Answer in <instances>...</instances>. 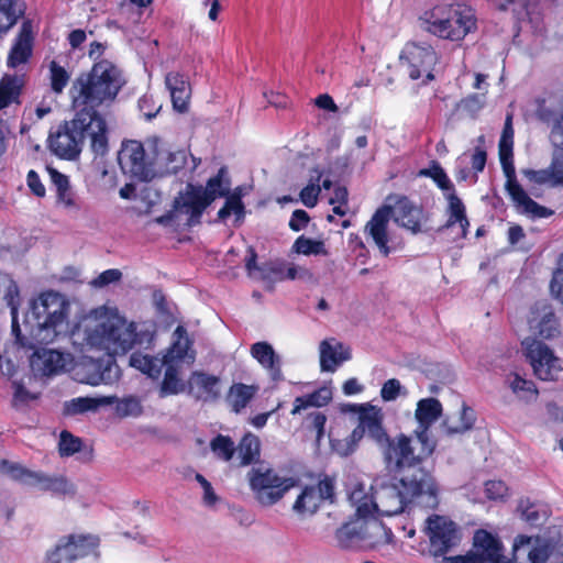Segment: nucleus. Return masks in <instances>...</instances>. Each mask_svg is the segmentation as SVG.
<instances>
[{"instance_id": "nucleus-1", "label": "nucleus", "mask_w": 563, "mask_h": 563, "mask_svg": "<svg viewBox=\"0 0 563 563\" xmlns=\"http://www.w3.org/2000/svg\"><path fill=\"white\" fill-rule=\"evenodd\" d=\"M124 85L125 79L121 69L111 62L101 59L74 81L70 89L71 107L93 118L98 124L108 125L98 108L109 107Z\"/></svg>"}, {"instance_id": "nucleus-2", "label": "nucleus", "mask_w": 563, "mask_h": 563, "mask_svg": "<svg viewBox=\"0 0 563 563\" xmlns=\"http://www.w3.org/2000/svg\"><path fill=\"white\" fill-rule=\"evenodd\" d=\"M196 360L192 341L183 325H177L173 333L172 344L166 349L162 358L141 352H133L129 364L131 367L147 375L152 379H158L162 368L165 374L159 385V397L164 398L178 395L185 390V383L180 378V369L184 364L191 365Z\"/></svg>"}, {"instance_id": "nucleus-3", "label": "nucleus", "mask_w": 563, "mask_h": 563, "mask_svg": "<svg viewBox=\"0 0 563 563\" xmlns=\"http://www.w3.org/2000/svg\"><path fill=\"white\" fill-rule=\"evenodd\" d=\"M397 484L382 485L374 494V507L384 516L401 514L409 504L434 509L438 507V487L432 474L421 465L406 467Z\"/></svg>"}, {"instance_id": "nucleus-4", "label": "nucleus", "mask_w": 563, "mask_h": 563, "mask_svg": "<svg viewBox=\"0 0 563 563\" xmlns=\"http://www.w3.org/2000/svg\"><path fill=\"white\" fill-rule=\"evenodd\" d=\"M75 115L64 121L47 139L49 151L57 157L67 161L76 159L84 146L85 139L90 142V150L96 156H104L109 151L108 125L98 124L93 118L74 110Z\"/></svg>"}, {"instance_id": "nucleus-5", "label": "nucleus", "mask_w": 563, "mask_h": 563, "mask_svg": "<svg viewBox=\"0 0 563 563\" xmlns=\"http://www.w3.org/2000/svg\"><path fill=\"white\" fill-rule=\"evenodd\" d=\"M387 200L393 201V205L377 208L364 228L365 234L372 238L383 256L391 253L388 245V224L391 218L397 225L412 234L421 233L430 218L422 205L415 203L405 195H389Z\"/></svg>"}, {"instance_id": "nucleus-6", "label": "nucleus", "mask_w": 563, "mask_h": 563, "mask_svg": "<svg viewBox=\"0 0 563 563\" xmlns=\"http://www.w3.org/2000/svg\"><path fill=\"white\" fill-rule=\"evenodd\" d=\"M420 29L441 40L463 41L477 29L475 10L466 2H438L418 18Z\"/></svg>"}, {"instance_id": "nucleus-7", "label": "nucleus", "mask_w": 563, "mask_h": 563, "mask_svg": "<svg viewBox=\"0 0 563 563\" xmlns=\"http://www.w3.org/2000/svg\"><path fill=\"white\" fill-rule=\"evenodd\" d=\"M358 420L367 437L373 440L383 453L386 466L396 473L405 472L406 467L417 466L413 457L412 439L404 433L391 439L383 426L380 409L368 405L361 406Z\"/></svg>"}, {"instance_id": "nucleus-8", "label": "nucleus", "mask_w": 563, "mask_h": 563, "mask_svg": "<svg viewBox=\"0 0 563 563\" xmlns=\"http://www.w3.org/2000/svg\"><path fill=\"white\" fill-rule=\"evenodd\" d=\"M85 332L87 345L103 350L111 357L126 354L137 343L139 336L136 324L117 314L87 328Z\"/></svg>"}, {"instance_id": "nucleus-9", "label": "nucleus", "mask_w": 563, "mask_h": 563, "mask_svg": "<svg viewBox=\"0 0 563 563\" xmlns=\"http://www.w3.org/2000/svg\"><path fill=\"white\" fill-rule=\"evenodd\" d=\"M514 144L500 143L498 144L499 161L503 172L506 176L505 189L515 203L516 208L523 214L532 219H543L551 217L554 211L539 205L526 192L522 186L516 178V168L514 165Z\"/></svg>"}, {"instance_id": "nucleus-10", "label": "nucleus", "mask_w": 563, "mask_h": 563, "mask_svg": "<svg viewBox=\"0 0 563 563\" xmlns=\"http://www.w3.org/2000/svg\"><path fill=\"white\" fill-rule=\"evenodd\" d=\"M68 303L55 291H46L33 300L31 309L26 313V322L33 321L31 330L36 329L38 332L52 331V338L57 335V328L62 325L67 318Z\"/></svg>"}, {"instance_id": "nucleus-11", "label": "nucleus", "mask_w": 563, "mask_h": 563, "mask_svg": "<svg viewBox=\"0 0 563 563\" xmlns=\"http://www.w3.org/2000/svg\"><path fill=\"white\" fill-rule=\"evenodd\" d=\"M247 478L256 500L263 506L276 504L299 483L295 477H282L273 468L262 467H253Z\"/></svg>"}, {"instance_id": "nucleus-12", "label": "nucleus", "mask_w": 563, "mask_h": 563, "mask_svg": "<svg viewBox=\"0 0 563 563\" xmlns=\"http://www.w3.org/2000/svg\"><path fill=\"white\" fill-rule=\"evenodd\" d=\"M442 415V404L439 399L429 397L420 399L417 404L415 417L418 428L413 431L420 444L418 451L413 448V457L417 465H421L435 450V442L429 437V429Z\"/></svg>"}, {"instance_id": "nucleus-13", "label": "nucleus", "mask_w": 563, "mask_h": 563, "mask_svg": "<svg viewBox=\"0 0 563 563\" xmlns=\"http://www.w3.org/2000/svg\"><path fill=\"white\" fill-rule=\"evenodd\" d=\"M335 478L327 474L317 484L305 485L292 505L294 512L301 518L313 516L321 507L335 503Z\"/></svg>"}, {"instance_id": "nucleus-14", "label": "nucleus", "mask_w": 563, "mask_h": 563, "mask_svg": "<svg viewBox=\"0 0 563 563\" xmlns=\"http://www.w3.org/2000/svg\"><path fill=\"white\" fill-rule=\"evenodd\" d=\"M158 159V153L154 157L147 156L143 144L135 140L124 142L118 154L122 172L141 181H148L155 177Z\"/></svg>"}, {"instance_id": "nucleus-15", "label": "nucleus", "mask_w": 563, "mask_h": 563, "mask_svg": "<svg viewBox=\"0 0 563 563\" xmlns=\"http://www.w3.org/2000/svg\"><path fill=\"white\" fill-rule=\"evenodd\" d=\"M423 530L429 539V552L434 558L444 556L459 544L461 539L457 525L441 515L429 516Z\"/></svg>"}, {"instance_id": "nucleus-16", "label": "nucleus", "mask_w": 563, "mask_h": 563, "mask_svg": "<svg viewBox=\"0 0 563 563\" xmlns=\"http://www.w3.org/2000/svg\"><path fill=\"white\" fill-rule=\"evenodd\" d=\"M373 533H383L385 536L384 542L389 541L391 537L390 529H387L382 522L373 521L372 523L356 525L347 522L341 526L335 532V540L341 549H361V548H374L380 541L369 540Z\"/></svg>"}, {"instance_id": "nucleus-17", "label": "nucleus", "mask_w": 563, "mask_h": 563, "mask_svg": "<svg viewBox=\"0 0 563 563\" xmlns=\"http://www.w3.org/2000/svg\"><path fill=\"white\" fill-rule=\"evenodd\" d=\"M400 59L406 63L410 79L417 80L424 77V84L434 80L433 70L439 63V56L432 45L408 43Z\"/></svg>"}, {"instance_id": "nucleus-18", "label": "nucleus", "mask_w": 563, "mask_h": 563, "mask_svg": "<svg viewBox=\"0 0 563 563\" xmlns=\"http://www.w3.org/2000/svg\"><path fill=\"white\" fill-rule=\"evenodd\" d=\"M498 563H547L550 554V544L540 537L518 534L512 544V556L503 555V544L499 541Z\"/></svg>"}, {"instance_id": "nucleus-19", "label": "nucleus", "mask_w": 563, "mask_h": 563, "mask_svg": "<svg viewBox=\"0 0 563 563\" xmlns=\"http://www.w3.org/2000/svg\"><path fill=\"white\" fill-rule=\"evenodd\" d=\"M499 539L492 532L478 529L473 537V550L465 555L444 558V563H498Z\"/></svg>"}, {"instance_id": "nucleus-20", "label": "nucleus", "mask_w": 563, "mask_h": 563, "mask_svg": "<svg viewBox=\"0 0 563 563\" xmlns=\"http://www.w3.org/2000/svg\"><path fill=\"white\" fill-rule=\"evenodd\" d=\"M526 355L533 368L534 375L541 380H554L562 371L560 360L541 341L532 340L528 343Z\"/></svg>"}, {"instance_id": "nucleus-21", "label": "nucleus", "mask_w": 563, "mask_h": 563, "mask_svg": "<svg viewBox=\"0 0 563 563\" xmlns=\"http://www.w3.org/2000/svg\"><path fill=\"white\" fill-rule=\"evenodd\" d=\"M212 202L202 191L201 185H194L191 183L186 185L183 192L174 199L173 207L179 213L188 216L187 225L194 227L201 222V217L206 209Z\"/></svg>"}, {"instance_id": "nucleus-22", "label": "nucleus", "mask_w": 563, "mask_h": 563, "mask_svg": "<svg viewBox=\"0 0 563 563\" xmlns=\"http://www.w3.org/2000/svg\"><path fill=\"white\" fill-rule=\"evenodd\" d=\"M189 393L197 400L203 402H216L221 397V378L205 371H194L190 374Z\"/></svg>"}, {"instance_id": "nucleus-23", "label": "nucleus", "mask_w": 563, "mask_h": 563, "mask_svg": "<svg viewBox=\"0 0 563 563\" xmlns=\"http://www.w3.org/2000/svg\"><path fill=\"white\" fill-rule=\"evenodd\" d=\"M33 32L30 21L23 22L21 30L9 52L7 65L10 68L25 64L33 53Z\"/></svg>"}, {"instance_id": "nucleus-24", "label": "nucleus", "mask_w": 563, "mask_h": 563, "mask_svg": "<svg viewBox=\"0 0 563 563\" xmlns=\"http://www.w3.org/2000/svg\"><path fill=\"white\" fill-rule=\"evenodd\" d=\"M33 372L43 376H52L60 372L65 366L64 354L51 349H36L30 357Z\"/></svg>"}, {"instance_id": "nucleus-25", "label": "nucleus", "mask_w": 563, "mask_h": 563, "mask_svg": "<svg viewBox=\"0 0 563 563\" xmlns=\"http://www.w3.org/2000/svg\"><path fill=\"white\" fill-rule=\"evenodd\" d=\"M165 84L170 92L173 107L178 112L188 110L191 87L185 75L170 71L165 77Z\"/></svg>"}, {"instance_id": "nucleus-26", "label": "nucleus", "mask_w": 563, "mask_h": 563, "mask_svg": "<svg viewBox=\"0 0 563 563\" xmlns=\"http://www.w3.org/2000/svg\"><path fill=\"white\" fill-rule=\"evenodd\" d=\"M530 323L537 322L538 333L545 340L560 334V324L552 307L548 303H537L531 311Z\"/></svg>"}, {"instance_id": "nucleus-27", "label": "nucleus", "mask_w": 563, "mask_h": 563, "mask_svg": "<svg viewBox=\"0 0 563 563\" xmlns=\"http://www.w3.org/2000/svg\"><path fill=\"white\" fill-rule=\"evenodd\" d=\"M64 537L73 562L95 553L100 545L99 537L90 533H71Z\"/></svg>"}, {"instance_id": "nucleus-28", "label": "nucleus", "mask_w": 563, "mask_h": 563, "mask_svg": "<svg viewBox=\"0 0 563 563\" xmlns=\"http://www.w3.org/2000/svg\"><path fill=\"white\" fill-rule=\"evenodd\" d=\"M257 393V385L233 383L227 391L225 400L232 412L240 413L249 406Z\"/></svg>"}, {"instance_id": "nucleus-29", "label": "nucleus", "mask_w": 563, "mask_h": 563, "mask_svg": "<svg viewBox=\"0 0 563 563\" xmlns=\"http://www.w3.org/2000/svg\"><path fill=\"white\" fill-rule=\"evenodd\" d=\"M24 82L16 75L5 74L0 79V110L15 103L20 104Z\"/></svg>"}, {"instance_id": "nucleus-30", "label": "nucleus", "mask_w": 563, "mask_h": 563, "mask_svg": "<svg viewBox=\"0 0 563 563\" xmlns=\"http://www.w3.org/2000/svg\"><path fill=\"white\" fill-rule=\"evenodd\" d=\"M475 421V411L463 404L459 418L446 417L442 422V429L448 435L462 434L471 430Z\"/></svg>"}, {"instance_id": "nucleus-31", "label": "nucleus", "mask_w": 563, "mask_h": 563, "mask_svg": "<svg viewBox=\"0 0 563 563\" xmlns=\"http://www.w3.org/2000/svg\"><path fill=\"white\" fill-rule=\"evenodd\" d=\"M51 178L56 187L57 201L66 209L79 210L80 206L76 199L75 192L70 188L68 176L56 169H51Z\"/></svg>"}, {"instance_id": "nucleus-32", "label": "nucleus", "mask_w": 563, "mask_h": 563, "mask_svg": "<svg viewBox=\"0 0 563 563\" xmlns=\"http://www.w3.org/2000/svg\"><path fill=\"white\" fill-rule=\"evenodd\" d=\"M448 202L449 218L444 227L451 228L455 224H459L461 228V238L465 239L468 234L470 228V221L466 217V208L455 192H451L448 196Z\"/></svg>"}, {"instance_id": "nucleus-33", "label": "nucleus", "mask_w": 563, "mask_h": 563, "mask_svg": "<svg viewBox=\"0 0 563 563\" xmlns=\"http://www.w3.org/2000/svg\"><path fill=\"white\" fill-rule=\"evenodd\" d=\"M332 400V391L327 387H320L310 394L298 396L294 400V407L290 411L292 416L300 413L310 407H324Z\"/></svg>"}, {"instance_id": "nucleus-34", "label": "nucleus", "mask_w": 563, "mask_h": 563, "mask_svg": "<svg viewBox=\"0 0 563 563\" xmlns=\"http://www.w3.org/2000/svg\"><path fill=\"white\" fill-rule=\"evenodd\" d=\"M239 454V465L247 466L258 462L261 456V442L258 437L251 432H246L235 446Z\"/></svg>"}, {"instance_id": "nucleus-35", "label": "nucleus", "mask_w": 563, "mask_h": 563, "mask_svg": "<svg viewBox=\"0 0 563 563\" xmlns=\"http://www.w3.org/2000/svg\"><path fill=\"white\" fill-rule=\"evenodd\" d=\"M231 180L228 176L227 167L222 166L218 173L207 180L202 191L208 199L213 202L217 198H222L230 194Z\"/></svg>"}, {"instance_id": "nucleus-36", "label": "nucleus", "mask_w": 563, "mask_h": 563, "mask_svg": "<svg viewBox=\"0 0 563 563\" xmlns=\"http://www.w3.org/2000/svg\"><path fill=\"white\" fill-rule=\"evenodd\" d=\"M350 358L349 350L338 353L330 343L322 341L320 345V367L322 372H334L339 364Z\"/></svg>"}, {"instance_id": "nucleus-37", "label": "nucleus", "mask_w": 563, "mask_h": 563, "mask_svg": "<svg viewBox=\"0 0 563 563\" xmlns=\"http://www.w3.org/2000/svg\"><path fill=\"white\" fill-rule=\"evenodd\" d=\"M33 485L38 486L44 492H52L58 495H67L74 493V487L63 476H47L41 472H37Z\"/></svg>"}, {"instance_id": "nucleus-38", "label": "nucleus", "mask_w": 563, "mask_h": 563, "mask_svg": "<svg viewBox=\"0 0 563 563\" xmlns=\"http://www.w3.org/2000/svg\"><path fill=\"white\" fill-rule=\"evenodd\" d=\"M24 2H0V33H7L24 14Z\"/></svg>"}, {"instance_id": "nucleus-39", "label": "nucleus", "mask_w": 563, "mask_h": 563, "mask_svg": "<svg viewBox=\"0 0 563 563\" xmlns=\"http://www.w3.org/2000/svg\"><path fill=\"white\" fill-rule=\"evenodd\" d=\"M517 510L520 512V517L530 527H541L547 518L545 511L541 510L540 506L536 503L527 499H520Z\"/></svg>"}, {"instance_id": "nucleus-40", "label": "nucleus", "mask_w": 563, "mask_h": 563, "mask_svg": "<svg viewBox=\"0 0 563 563\" xmlns=\"http://www.w3.org/2000/svg\"><path fill=\"white\" fill-rule=\"evenodd\" d=\"M0 472L8 474L12 479L33 485L37 472L31 471L25 466L11 462L9 460H0Z\"/></svg>"}, {"instance_id": "nucleus-41", "label": "nucleus", "mask_w": 563, "mask_h": 563, "mask_svg": "<svg viewBox=\"0 0 563 563\" xmlns=\"http://www.w3.org/2000/svg\"><path fill=\"white\" fill-rule=\"evenodd\" d=\"M20 301L19 287L13 278L0 273V306L10 307Z\"/></svg>"}, {"instance_id": "nucleus-42", "label": "nucleus", "mask_w": 563, "mask_h": 563, "mask_svg": "<svg viewBox=\"0 0 563 563\" xmlns=\"http://www.w3.org/2000/svg\"><path fill=\"white\" fill-rule=\"evenodd\" d=\"M210 449L219 460L224 462L231 461L236 452L234 441L229 435L221 433L212 438Z\"/></svg>"}, {"instance_id": "nucleus-43", "label": "nucleus", "mask_w": 563, "mask_h": 563, "mask_svg": "<svg viewBox=\"0 0 563 563\" xmlns=\"http://www.w3.org/2000/svg\"><path fill=\"white\" fill-rule=\"evenodd\" d=\"M102 404H104L103 399L91 397H78L64 404L63 413L65 416H75L78 413H84L89 410H95Z\"/></svg>"}, {"instance_id": "nucleus-44", "label": "nucleus", "mask_w": 563, "mask_h": 563, "mask_svg": "<svg viewBox=\"0 0 563 563\" xmlns=\"http://www.w3.org/2000/svg\"><path fill=\"white\" fill-rule=\"evenodd\" d=\"M419 175L431 178L441 190L455 192L453 183L442 166L435 161L431 163L430 167L421 169Z\"/></svg>"}, {"instance_id": "nucleus-45", "label": "nucleus", "mask_w": 563, "mask_h": 563, "mask_svg": "<svg viewBox=\"0 0 563 563\" xmlns=\"http://www.w3.org/2000/svg\"><path fill=\"white\" fill-rule=\"evenodd\" d=\"M151 3L152 2H120L118 14L126 24H137L141 21L143 10Z\"/></svg>"}, {"instance_id": "nucleus-46", "label": "nucleus", "mask_w": 563, "mask_h": 563, "mask_svg": "<svg viewBox=\"0 0 563 563\" xmlns=\"http://www.w3.org/2000/svg\"><path fill=\"white\" fill-rule=\"evenodd\" d=\"M49 80H51V89L55 93H62L65 87L68 85L69 81V74L68 71L60 66L56 60H52L49 63Z\"/></svg>"}, {"instance_id": "nucleus-47", "label": "nucleus", "mask_w": 563, "mask_h": 563, "mask_svg": "<svg viewBox=\"0 0 563 563\" xmlns=\"http://www.w3.org/2000/svg\"><path fill=\"white\" fill-rule=\"evenodd\" d=\"M292 249L296 253L303 255L327 254L323 241L312 240L305 235H300L296 239Z\"/></svg>"}, {"instance_id": "nucleus-48", "label": "nucleus", "mask_w": 563, "mask_h": 563, "mask_svg": "<svg viewBox=\"0 0 563 563\" xmlns=\"http://www.w3.org/2000/svg\"><path fill=\"white\" fill-rule=\"evenodd\" d=\"M251 355L263 366H272L279 358L273 346L265 342H256L251 346Z\"/></svg>"}, {"instance_id": "nucleus-49", "label": "nucleus", "mask_w": 563, "mask_h": 563, "mask_svg": "<svg viewBox=\"0 0 563 563\" xmlns=\"http://www.w3.org/2000/svg\"><path fill=\"white\" fill-rule=\"evenodd\" d=\"M158 161H165L164 173L177 174L184 168L187 162V153L184 150L167 153L166 157H161ZM156 166L163 167L161 162Z\"/></svg>"}, {"instance_id": "nucleus-50", "label": "nucleus", "mask_w": 563, "mask_h": 563, "mask_svg": "<svg viewBox=\"0 0 563 563\" xmlns=\"http://www.w3.org/2000/svg\"><path fill=\"white\" fill-rule=\"evenodd\" d=\"M224 197L227 199L223 207L218 211V218L220 220H225L232 212H234L238 218L242 217L244 214V205L242 202L241 195L230 192Z\"/></svg>"}, {"instance_id": "nucleus-51", "label": "nucleus", "mask_w": 563, "mask_h": 563, "mask_svg": "<svg viewBox=\"0 0 563 563\" xmlns=\"http://www.w3.org/2000/svg\"><path fill=\"white\" fill-rule=\"evenodd\" d=\"M82 446L80 438L73 435L69 431L64 430L60 432L58 452L60 456H71L79 452Z\"/></svg>"}, {"instance_id": "nucleus-52", "label": "nucleus", "mask_w": 563, "mask_h": 563, "mask_svg": "<svg viewBox=\"0 0 563 563\" xmlns=\"http://www.w3.org/2000/svg\"><path fill=\"white\" fill-rule=\"evenodd\" d=\"M45 563H74L65 537H62L55 548L46 553Z\"/></svg>"}, {"instance_id": "nucleus-53", "label": "nucleus", "mask_w": 563, "mask_h": 563, "mask_svg": "<svg viewBox=\"0 0 563 563\" xmlns=\"http://www.w3.org/2000/svg\"><path fill=\"white\" fill-rule=\"evenodd\" d=\"M550 291L553 298L563 303V253L559 256L556 267L553 271Z\"/></svg>"}, {"instance_id": "nucleus-54", "label": "nucleus", "mask_w": 563, "mask_h": 563, "mask_svg": "<svg viewBox=\"0 0 563 563\" xmlns=\"http://www.w3.org/2000/svg\"><path fill=\"white\" fill-rule=\"evenodd\" d=\"M316 172L318 174L316 183H311L305 186L299 195L301 202L308 208H313L318 203V197L321 190L320 186L318 185L321 178V172L318 169H316Z\"/></svg>"}, {"instance_id": "nucleus-55", "label": "nucleus", "mask_w": 563, "mask_h": 563, "mask_svg": "<svg viewBox=\"0 0 563 563\" xmlns=\"http://www.w3.org/2000/svg\"><path fill=\"white\" fill-rule=\"evenodd\" d=\"M485 496L489 500H504L508 496V486L503 481L490 479L484 484Z\"/></svg>"}, {"instance_id": "nucleus-56", "label": "nucleus", "mask_w": 563, "mask_h": 563, "mask_svg": "<svg viewBox=\"0 0 563 563\" xmlns=\"http://www.w3.org/2000/svg\"><path fill=\"white\" fill-rule=\"evenodd\" d=\"M510 388L520 397L536 396L538 394L534 383L522 378L518 374L514 375L510 382Z\"/></svg>"}, {"instance_id": "nucleus-57", "label": "nucleus", "mask_w": 563, "mask_h": 563, "mask_svg": "<svg viewBox=\"0 0 563 563\" xmlns=\"http://www.w3.org/2000/svg\"><path fill=\"white\" fill-rule=\"evenodd\" d=\"M285 264L284 263H265L260 268V279L262 280H284Z\"/></svg>"}, {"instance_id": "nucleus-58", "label": "nucleus", "mask_w": 563, "mask_h": 563, "mask_svg": "<svg viewBox=\"0 0 563 563\" xmlns=\"http://www.w3.org/2000/svg\"><path fill=\"white\" fill-rule=\"evenodd\" d=\"M118 412L121 416H140L142 413V406L139 399L134 397L124 398L118 404Z\"/></svg>"}, {"instance_id": "nucleus-59", "label": "nucleus", "mask_w": 563, "mask_h": 563, "mask_svg": "<svg viewBox=\"0 0 563 563\" xmlns=\"http://www.w3.org/2000/svg\"><path fill=\"white\" fill-rule=\"evenodd\" d=\"M35 399H37L36 394L30 393L22 383H14V394L12 399L13 407L18 408L25 406Z\"/></svg>"}, {"instance_id": "nucleus-60", "label": "nucleus", "mask_w": 563, "mask_h": 563, "mask_svg": "<svg viewBox=\"0 0 563 563\" xmlns=\"http://www.w3.org/2000/svg\"><path fill=\"white\" fill-rule=\"evenodd\" d=\"M400 389V382L396 378H390L383 384L380 389V397L385 401H393L399 396Z\"/></svg>"}, {"instance_id": "nucleus-61", "label": "nucleus", "mask_w": 563, "mask_h": 563, "mask_svg": "<svg viewBox=\"0 0 563 563\" xmlns=\"http://www.w3.org/2000/svg\"><path fill=\"white\" fill-rule=\"evenodd\" d=\"M310 420V428L316 430L317 441H321L324 437V427L327 423V416L323 412L314 411L308 416Z\"/></svg>"}, {"instance_id": "nucleus-62", "label": "nucleus", "mask_w": 563, "mask_h": 563, "mask_svg": "<svg viewBox=\"0 0 563 563\" xmlns=\"http://www.w3.org/2000/svg\"><path fill=\"white\" fill-rule=\"evenodd\" d=\"M26 184H27V187L30 188L31 192L34 196H36L38 198L45 197V195H46L45 186L43 185L38 174L34 169L29 170L27 176H26Z\"/></svg>"}, {"instance_id": "nucleus-63", "label": "nucleus", "mask_w": 563, "mask_h": 563, "mask_svg": "<svg viewBox=\"0 0 563 563\" xmlns=\"http://www.w3.org/2000/svg\"><path fill=\"white\" fill-rule=\"evenodd\" d=\"M310 217L307 213V211L302 209H297L292 212L290 217L289 228L295 232H299L308 225Z\"/></svg>"}, {"instance_id": "nucleus-64", "label": "nucleus", "mask_w": 563, "mask_h": 563, "mask_svg": "<svg viewBox=\"0 0 563 563\" xmlns=\"http://www.w3.org/2000/svg\"><path fill=\"white\" fill-rule=\"evenodd\" d=\"M522 174L525 175V177L530 183H534V184H538V185H545V184L550 185V169H549V167L544 168V169H538V170H536V169H523Z\"/></svg>"}]
</instances>
